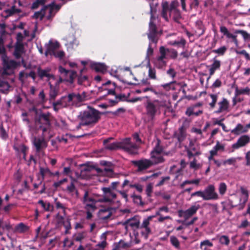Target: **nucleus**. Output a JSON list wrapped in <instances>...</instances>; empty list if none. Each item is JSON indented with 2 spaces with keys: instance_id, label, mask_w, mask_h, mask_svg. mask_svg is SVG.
<instances>
[{
  "instance_id": "cd10ccee",
  "label": "nucleus",
  "mask_w": 250,
  "mask_h": 250,
  "mask_svg": "<svg viewBox=\"0 0 250 250\" xmlns=\"http://www.w3.org/2000/svg\"><path fill=\"white\" fill-rule=\"evenodd\" d=\"M199 105L200 104H196L193 106L188 107L186 111V114L189 117L191 116V115H195L196 116H198L199 115L202 114L203 111L201 110H198L197 111H195V108Z\"/></svg>"
},
{
  "instance_id": "09e8293b",
  "label": "nucleus",
  "mask_w": 250,
  "mask_h": 250,
  "mask_svg": "<svg viewBox=\"0 0 250 250\" xmlns=\"http://www.w3.org/2000/svg\"><path fill=\"white\" fill-rule=\"evenodd\" d=\"M240 190L241 193L244 195V197L243 198V205H242V208H243L245 204L248 200L249 194L248 190L242 187L240 188Z\"/></svg>"
},
{
  "instance_id": "b1692460",
  "label": "nucleus",
  "mask_w": 250,
  "mask_h": 250,
  "mask_svg": "<svg viewBox=\"0 0 250 250\" xmlns=\"http://www.w3.org/2000/svg\"><path fill=\"white\" fill-rule=\"evenodd\" d=\"M124 225H126V227H130L133 229H139L140 227V221L136 217H134L127 219L124 223Z\"/></svg>"
},
{
  "instance_id": "58836bf2",
  "label": "nucleus",
  "mask_w": 250,
  "mask_h": 250,
  "mask_svg": "<svg viewBox=\"0 0 250 250\" xmlns=\"http://www.w3.org/2000/svg\"><path fill=\"white\" fill-rule=\"evenodd\" d=\"M131 197L134 204L142 207L144 206V203L142 201V197L140 195H136L135 194H133Z\"/></svg>"
},
{
  "instance_id": "473e14b6",
  "label": "nucleus",
  "mask_w": 250,
  "mask_h": 250,
  "mask_svg": "<svg viewBox=\"0 0 250 250\" xmlns=\"http://www.w3.org/2000/svg\"><path fill=\"white\" fill-rule=\"evenodd\" d=\"M48 8V6H43L42 9L36 12L33 16V18L37 19L40 18L41 20L43 19L45 14V10Z\"/></svg>"
},
{
  "instance_id": "49530a36",
  "label": "nucleus",
  "mask_w": 250,
  "mask_h": 250,
  "mask_svg": "<svg viewBox=\"0 0 250 250\" xmlns=\"http://www.w3.org/2000/svg\"><path fill=\"white\" fill-rule=\"evenodd\" d=\"M28 228L23 223H21L17 225L15 227V230L20 233H22L27 231Z\"/></svg>"
},
{
  "instance_id": "2eb2a0df",
  "label": "nucleus",
  "mask_w": 250,
  "mask_h": 250,
  "mask_svg": "<svg viewBox=\"0 0 250 250\" xmlns=\"http://www.w3.org/2000/svg\"><path fill=\"white\" fill-rule=\"evenodd\" d=\"M250 142V137L247 135L241 136L237 140L236 143L232 146V147L234 149H238L247 145Z\"/></svg>"
},
{
  "instance_id": "a19ab883",
  "label": "nucleus",
  "mask_w": 250,
  "mask_h": 250,
  "mask_svg": "<svg viewBox=\"0 0 250 250\" xmlns=\"http://www.w3.org/2000/svg\"><path fill=\"white\" fill-rule=\"evenodd\" d=\"M59 72L62 75L64 78L70 79V75L73 71H69L62 66L58 67Z\"/></svg>"
},
{
  "instance_id": "c9c22d12",
  "label": "nucleus",
  "mask_w": 250,
  "mask_h": 250,
  "mask_svg": "<svg viewBox=\"0 0 250 250\" xmlns=\"http://www.w3.org/2000/svg\"><path fill=\"white\" fill-rule=\"evenodd\" d=\"M163 146L160 145V141L159 140L150 153L162 154L163 152Z\"/></svg>"
},
{
  "instance_id": "423d86ee",
  "label": "nucleus",
  "mask_w": 250,
  "mask_h": 250,
  "mask_svg": "<svg viewBox=\"0 0 250 250\" xmlns=\"http://www.w3.org/2000/svg\"><path fill=\"white\" fill-rule=\"evenodd\" d=\"M121 149L131 155L139 153V146L132 143L130 138H126L122 141Z\"/></svg>"
},
{
  "instance_id": "9d476101",
  "label": "nucleus",
  "mask_w": 250,
  "mask_h": 250,
  "mask_svg": "<svg viewBox=\"0 0 250 250\" xmlns=\"http://www.w3.org/2000/svg\"><path fill=\"white\" fill-rule=\"evenodd\" d=\"M132 164L138 167V171L146 170L152 166L151 161L148 159H141L137 161H132Z\"/></svg>"
},
{
  "instance_id": "f3484780",
  "label": "nucleus",
  "mask_w": 250,
  "mask_h": 250,
  "mask_svg": "<svg viewBox=\"0 0 250 250\" xmlns=\"http://www.w3.org/2000/svg\"><path fill=\"white\" fill-rule=\"evenodd\" d=\"M186 130L187 128L185 126L184 124L179 127L178 130L175 132L174 134V136L177 138L178 142L181 143L186 137Z\"/></svg>"
},
{
  "instance_id": "864d4df0",
  "label": "nucleus",
  "mask_w": 250,
  "mask_h": 250,
  "mask_svg": "<svg viewBox=\"0 0 250 250\" xmlns=\"http://www.w3.org/2000/svg\"><path fill=\"white\" fill-rule=\"evenodd\" d=\"M95 168V166L83 165L82 166L81 170L83 172H92Z\"/></svg>"
},
{
  "instance_id": "69168bd1",
  "label": "nucleus",
  "mask_w": 250,
  "mask_h": 250,
  "mask_svg": "<svg viewBox=\"0 0 250 250\" xmlns=\"http://www.w3.org/2000/svg\"><path fill=\"white\" fill-rule=\"evenodd\" d=\"M235 34H241L244 39L250 38V35H249L246 31L242 30H236L234 32Z\"/></svg>"
},
{
  "instance_id": "c03bdc74",
  "label": "nucleus",
  "mask_w": 250,
  "mask_h": 250,
  "mask_svg": "<svg viewBox=\"0 0 250 250\" xmlns=\"http://www.w3.org/2000/svg\"><path fill=\"white\" fill-rule=\"evenodd\" d=\"M203 2L205 6L207 5L206 0H192L190 3V8L192 9L193 8L197 9L200 3Z\"/></svg>"
},
{
  "instance_id": "dca6fc26",
  "label": "nucleus",
  "mask_w": 250,
  "mask_h": 250,
  "mask_svg": "<svg viewBox=\"0 0 250 250\" xmlns=\"http://www.w3.org/2000/svg\"><path fill=\"white\" fill-rule=\"evenodd\" d=\"M50 70L51 69L49 68L42 69L41 67H38L37 68V74L41 79H42L44 77H46L47 81H49L51 79L55 80V77L54 75L49 74Z\"/></svg>"
},
{
  "instance_id": "680f3d73",
  "label": "nucleus",
  "mask_w": 250,
  "mask_h": 250,
  "mask_svg": "<svg viewBox=\"0 0 250 250\" xmlns=\"http://www.w3.org/2000/svg\"><path fill=\"white\" fill-rule=\"evenodd\" d=\"M236 158H231L228 160H225L222 162L223 165H234L236 162Z\"/></svg>"
},
{
  "instance_id": "bf43d9fd",
  "label": "nucleus",
  "mask_w": 250,
  "mask_h": 250,
  "mask_svg": "<svg viewBox=\"0 0 250 250\" xmlns=\"http://www.w3.org/2000/svg\"><path fill=\"white\" fill-rule=\"evenodd\" d=\"M164 60H160L159 58H157L156 64L158 68H162L166 65L167 62Z\"/></svg>"
},
{
  "instance_id": "79ce46f5",
  "label": "nucleus",
  "mask_w": 250,
  "mask_h": 250,
  "mask_svg": "<svg viewBox=\"0 0 250 250\" xmlns=\"http://www.w3.org/2000/svg\"><path fill=\"white\" fill-rule=\"evenodd\" d=\"M38 203L41 205L42 208L45 211H52L53 209V206H52L49 203H45L42 200H40Z\"/></svg>"
},
{
  "instance_id": "7ed1b4c3",
  "label": "nucleus",
  "mask_w": 250,
  "mask_h": 250,
  "mask_svg": "<svg viewBox=\"0 0 250 250\" xmlns=\"http://www.w3.org/2000/svg\"><path fill=\"white\" fill-rule=\"evenodd\" d=\"M53 116L49 112H43L40 110V113L34 117V125H28L29 130L31 132H37L42 130L43 134L50 128Z\"/></svg>"
},
{
  "instance_id": "9b49d317",
  "label": "nucleus",
  "mask_w": 250,
  "mask_h": 250,
  "mask_svg": "<svg viewBox=\"0 0 250 250\" xmlns=\"http://www.w3.org/2000/svg\"><path fill=\"white\" fill-rule=\"evenodd\" d=\"M33 144L35 147L36 152H40L42 149H45L47 146V143L43 137L38 138L34 137L33 140Z\"/></svg>"
},
{
  "instance_id": "a18cd8bd",
  "label": "nucleus",
  "mask_w": 250,
  "mask_h": 250,
  "mask_svg": "<svg viewBox=\"0 0 250 250\" xmlns=\"http://www.w3.org/2000/svg\"><path fill=\"white\" fill-rule=\"evenodd\" d=\"M229 106V103L226 99H223L221 102H220V112L227 111Z\"/></svg>"
},
{
  "instance_id": "e433bc0d",
  "label": "nucleus",
  "mask_w": 250,
  "mask_h": 250,
  "mask_svg": "<svg viewBox=\"0 0 250 250\" xmlns=\"http://www.w3.org/2000/svg\"><path fill=\"white\" fill-rule=\"evenodd\" d=\"M4 12L7 14V17H10L16 13L21 12V10L20 9L16 8L15 5H13L11 8L4 10Z\"/></svg>"
},
{
  "instance_id": "412c9836",
  "label": "nucleus",
  "mask_w": 250,
  "mask_h": 250,
  "mask_svg": "<svg viewBox=\"0 0 250 250\" xmlns=\"http://www.w3.org/2000/svg\"><path fill=\"white\" fill-rule=\"evenodd\" d=\"M150 158L152 166L163 163L165 161V158L161 154L150 153Z\"/></svg>"
},
{
  "instance_id": "aec40b11",
  "label": "nucleus",
  "mask_w": 250,
  "mask_h": 250,
  "mask_svg": "<svg viewBox=\"0 0 250 250\" xmlns=\"http://www.w3.org/2000/svg\"><path fill=\"white\" fill-rule=\"evenodd\" d=\"M150 5V13L151 14V18L150 21L149 23V28H148V32L147 33H160V35H161L162 33V31H158L157 30V27L156 25L152 21V19L153 18V15L152 13V8L151 6V4Z\"/></svg>"
},
{
  "instance_id": "f704fd0d",
  "label": "nucleus",
  "mask_w": 250,
  "mask_h": 250,
  "mask_svg": "<svg viewBox=\"0 0 250 250\" xmlns=\"http://www.w3.org/2000/svg\"><path fill=\"white\" fill-rule=\"evenodd\" d=\"M68 95L62 97L58 101L61 104L60 106L62 107H67L71 105V102H68Z\"/></svg>"
},
{
  "instance_id": "6e6d98bb",
  "label": "nucleus",
  "mask_w": 250,
  "mask_h": 250,
  "mask_svg": "<svg viewBox=\"0 0 250 250\" xmlns=\"http://www.w3.org/2000/svg\"><path fill=\"white\" fill-rule=\"evenodd\" d=\"M171 244L176 248H179L180 243L178 239L174 236H171L170 237Z\"/></svg>"
},
{
  "instance_id": "f03ea898",
  "label": "nucleus",
  "mask_w": 250,
  "mask_h": 250,
  "mask_svg": "<svg viewBox=\"0 0 250 250\" xmlns=\"http://www.w3.org/2000/svg\"><path fill=\"white\" fill-rule=\"evenodd\" d=\"M20 65V62H17L14 60H10L7 58L2 59V71L1 78H0V91L3 93H6L9 91L10 85L8 82L3 80L5 76H10L14 74V70Z\"/></svg>"
},
{
  "instance_id": "4c0bfd02",
  "label": "nucleus",
  "mask_w": 250,
  "mask_h": 250,
  "mask_svg": "<svg viewBox=\"0 0 250 250\" xmlns=\"http://www.w3.org/2000/svg\"><path fill=\"white\" fill-rule=\"evenodd\" d=\"M76 181L75 179H73L71 182L70 185H68L66 187V191L69 193H72L75 192L76 194H78V190L76 188L74 183Z\"/></svg>"
},
{
  "instance_id": "e2e57ef3",
  "label": "nucleus",
  "mask_w": 250,
  "mask_h": 250,
  "mask_svg": "<svg viewBox=\"0 0 250 250\" xmlns=\"http://www.w3.org/2000/svg\"><path fill=\"white\" fill-rule=\"evenodd\" d=\"M168 55H169L171 58L174 59L177 57L178 53L177 51L174 49L168 48Z\"/></svg>"
},
{
  "instance_id": "052dcab7",
  "label": "nucleus",
  "mask_w": 250,
  "mask_h": 250,
  "mask_svg": "<svg viewBox=\"0 0 250 250\" xmlns=\"http://www.w3.org/2000/svg\"><path fill=\"white\" fill-rule=\"evenodd\" d=\"M250 92V89L247 87L243 89H238L236 88L235 92L237 95L243 94H249Z\"/></svg>"
},
{
  "instance_id": "393cba45",
  "label": "nucleus",
  "mask_w": 250,
  "mask_h": 250,
  "mask_svg": "<svg viewBox=\"0 0 250 250\" xmlns=\"http://www.w3.org/2000/svg\"><path fill=\"white\" fill-rule=\"evenodd\" d=\"M186 149L194 152L195 155H199L201 154L199 146L196 144L195 141L191 140H190L188 146L186 147Z\"/></svg>"
},
{
  "instance_id": "ea45409f",
  "label": "nucleus",
  "mask_w": 250,
  "mask_h": 250,
  "mask_svg": "<svg viewBox=\"0 0 250 250\" xmlns=\"http://www.w3.org/2000/svg\"><path fill=\"white\" fill-rule=\"evenodd\" d=\"M159 52L160 55L157 58H159L160 60L165 59L167 58V56H168V48L161 46L159 48Z\"/></svg>"
},
{
  "instance_id": "a878e982",
  "label": "nucleus",
  "mask_w": 250,
  "mask_h": 250,
  "mask_svg": "<svg viewBox=\"0 0 250 250\" xmlns=\"http://www.w3.org/2000/svg\"><path fill=\"white\" fill-rule=\"evenodd\" d=\"M90 67L91 69L97 72L104 73L107 69L106 65L104 63H92L90 64Z\"/></svg>"
},
{
  "instance_id": "4d7b16f0",
  "label": "nucleus",
  "mask_w": 250,
  "mask_h": 250,
  "mask_svg": "<svg viewBox=\"0 0 250 250\" xmlns=\"http://www.w3.org/2000/svg\"><path fill=\"white\" fill-rule=\"evenodd\" d=\"M210 97L211 101L209 103V104L211 108H213L215 107L217 100V95L215 94H210Z\"/></svg>"
},
{
  "instance_id": "3c124183",
  "label": "nucleus",
  "mask_w": 250,
  "mask_h": 250,
  "mask_svg": "<svg viewBox=\"0 0 250 250\" xmlns=\"http://www.w3.org/2000/svg\"><path fill=\"white\" fill-rule=\"evenodd\" d=\"M186 43V40L182 38L180 41L172 42L171 44L173 46H177L180 47H184Z\"/></svg>"
},
{
  "instance_id": "6ab92c4d",
  "label": "nucleus",
  "mask_w": 250,
  "mask_h": 250,
  "mask_svg": "<svg viewBox=\"0 0 250 250\" xmlns=\"http://www.w3.org/2000/svg\"><path fill=\"white\" fill-rule=\"evenodd\" d=\"M112 214V213L109 208L101 209L98 212L99 218L103 221H106L109 219Z\"/></svg>"
},
{
  "instance_id": "bb28decb",
  "label": "nucleus",
  "mask_w": 250,
  "mask_h": 250,
  "mask_svg": "<svg viewBox=\"0 0 250 250\" xmlns=\"http://www.w3.org/2000/svg\"><path fill=\"white\" fill-rule=\"evenodd\" d=\"M12 229L10 223L4 222L2 219L0 218V236L3 235L5 230L9 231Z\"/></svg>"
},
{
  "instance_id": "72a5a7b5",
  "label": "nucleus",
  "mask_w": 250,
  "mask_h": 250,
  "mask_svg": "<svg viewBox=\"0 0 250 250\" xmlns=\"http://www.w3.org/2000/svg\"><path fill=\"white\" fill-rule=\"evenodd\" d=\"M147 35L149 43L156 45L159 40V36L160 35V33H147Z\"/></svg>"
},
{
  "instance_id": "774afa93",
  "label": "nucleus",
  "mask_w": 250,
  "mask_h": 250,
  "mask_svg": "<svg viewBox=\"0 0 250 250\" xmlns=\"http://www.w3.org/2000/svg\"><path fill=\"white\" fill-rule=\"evenodd\" d=\"M220 242L222 244L228 245L229 243V239L228 236L222 235L220 237Z\"/></svg>"
},
{
  "instance_id": "4468645a",
  "label": "nucleus",
  "mask_w": 250,
  "mask_h": 250,
  "mask_svg": "<svg viewBox=\"0 0 250 250\" xmlns=\"http://www.w3.org/2000/svg\"><path fill=\"white\" fill-rule=\"evenodd\" d=\"M60 47V44L58 42H53L49 41L48 44L46 45V50L44 53L45 56L47 57L48 55L53 56L56 50Z\"/></svg>"
},
{
  "instance_id": "5701e85b",
  "label": "nucleus",
  "mask_w": 250,
  "mask_h": 250,
  "mask_svg": "<svg viewBox=\"0 0 250 250\" xmlns=\"http://www.w3.org/2000/svg\"><path fill=\"white\" fill-rule=\"evenodd\" d=\"M77 76V73L76 71H73L70 75V79L64 78L63 79L62 77H60L59 79L55 83V86L59 87L60 83L62 82L66 81L69 82L70 83H73L74 80Z\"/></svg>"
},
{
  "instance_id": "1a4fd4ad",
  "label": "nucleus",
  "mask_w": 250,
  "mask_h": 250,
  "mask_svg": "<svg viewBox=\"0 0 250 250\" xmlns=\"http://www.w3.org/2000/svg\"><path fill=\"white\" fill-rule=\"evenodd\" d=\"M199 208L200 205H199L197 206L193 205L186 210H179V216L181 217H183L186 220H187L194 214H195Z\"/></svg>"
},
{
  "instance_id": "20e7f679",
  "label": "nucleus",
  "mask_w": 250,
  "mask_h": 250,
  "mask_svg": "<svg viewBox=\"0 0 250 250\" xmlns=\"http://www.w3.org/2000/svg\"><path fill=\"white\" fill-rule=\"evenodd\" d=\"M101 113L98 110L91 107L88 109L80 112L78 119L80 120L78 128L81 126L93 125L101 118Z\"/></svg>"
},
{
  "instance_id": "de8ad7c7",
  "label": "nucleus",
  "mask_w": 250,
  "mask_h": 250,
  "mask_svg": "<svg viewBox=\"0 0 250 250\" xmlns=\"http://www.w3.org/2000/svg\"><path fill=\"white\" fill-rule=\"evenodd\" d=\"M85 70V68H83V69H81L80 70V75L78 77V83L80 85L83 84L84 82L86 81L87 80V77L86 76H83L82 73L83 71Z\"/></svg>"
},
{
  "instance_id": "c85d7f7f",
  "label": "nucleus",
  "mask_w": 250,
  "mask_h": 250,
  "mask_svg": "<svg viewBox=\"0 0 250 250\" xmlns=\"http://www.w3.org/2000/svg\"><path fill=\"white\" fill-rule=\"evenodd\" d=\"M248 131V128L247 126L244 127L241 124H238L231 131V133L236 135H238L240 134L246 133Z\"/></svg>"
},
{
  "instance_id": "c756f323",
  "label": "nucleus",
  "mask_w": 250,
  "mask_h": 250,
  "mask_svg": "<svg viewBox=\"0 0 250 250\" xmlns=\"http://www.w3.org/2000/svg\"><path fill=\"white\" fill-rule=\"evenodd\" d=\"M50 88L49 97L51 100H54L59 93V87L53 85L50 83H48Z\"/></svg>"
},
{
  "instance_id": "13d9d810",
  "label": "nucleus",
  "mask_w": 250,
  "mask_h": 250,
  "mask_svg": "<svg viewBox=\"0 0 250 250\" xmlns=\"http://www.w3.org/2000/svg\"><path fill=\"white\" fill-rule=\"evenodd\" d=\"M64 4H65V2H63L62 4H56L54 2H52L51 4L48 5L47 6H48V7L53 8V9L54 10H56V12H57L60 9V8L62 6V5H63Z\"/></svg>"
},
{
  "instance_id": "7c9ffc66",
  "label": "nucleus",
  "mask_w": 250,
  "mask_h": 250,
  "mask_svg": "<svg viewBox=\"0 0 250 250\" xmlns=\"http://www.w3.org/2000/svg\"><path fill=\"white\" fill-rule=\"evenodd\" d=\"M219 150V141L216 142V145L213 147V148L210 151V156L208 157V159L209 161H213L215 164H216L217 166H219V163L217 161L213 159V157L215 155H216L217 154V152Z\"/></svg>"
},
{
  "instance_id": "37998d69",
  "label": "nucleus",
  "mask_w": 250,
  "mask_h": 250,
  "mask_svg": "<svg viewBox=\"0 0 250 250\" xmlns=\"http://www.w3.org/2000/svg\"><path fill=\"white\" fill-rule=\"evenodd\" d=\"M40 173L42 177V179H44L46 174H48L50 177L53 176V172H51L48 167H40Z\"/></svg>"
},
{
  "instance_id": "ddd939ff",
  "label": "nucleus",
  "mask_w": 250,
  "mask_h": 250,
  "mask_svg": "<svg viewBox=\"0 0 250 250\" xmlns=\"http://www.w3.org/2000/svg\"><path fill=\"white\" fill-rule=\"evenodd\" d=\"M154 216H149L146 218L144 219L141 225H140L139 228L144 229L145 231L142 232V234L144 235L146 238H147L148 235L151 233V229L149 227L150 221L152 220Z\"/></svg>"
},
{
  "instance_id": "6e6552de",
  "label": "nucleus",
  "mask_w": 250,
  "mask_h": 250,
  "mask_svg": "<svg viewBox=\"0 0 250 250\" xmlns=\"http://www.w3.org/2000/svg\"><path fill=\"white\" fill-rule=\"evenodd\" d=\"M203 200H213L218 199V196L215 191V187L213 185H209L207 187L204 191Z\"/></svg>"
},
{
  "instance_id": "0e129e2a",
  "label": "nucleus",
  "mask_w": 250,
  "mask_h": 250,
  "mask_svg": "<svg viewBox=\"0 0 250 250\" xmlns=\"http://www.w3.org/2000/svg\"><path fill=\"white\" fill-rule=\"evenodd\" d=\"M220 31L223 34V35L226 36L228 38H230V37L231 36L232 34L230 33L228 29L225 26H222L220 27Z\"/></svg>"
},
{
  "instance_id": "a211bd4d",
  "label": "nucleus",
  "mask_w": 250,
  "mask_h": 250,
  "mask_svg": "<svg viewBox=\"0 0 250 250\" xmlns=\"http://www.w3.org/2000/svg\"><path fill=\"white\" fill-rule=\"evenodd\" d=\"M83 202L84 203L86 202H89L86 204V206L89 207L92 209H95L96 208V204L97 202L93 197L89 196V193L88 191H85L83 197Z\"/></svg>"
},
{
  "instance_id": "39448f33",
  "label": "nucleus",
  "mask_w": 250,
  "mask_h": 250,
  "mask_svg": "<svg viewBox=\"0 0 250 250\" xmlns=\"http://www.w3.org/2000/svg\"><path fill=\"white\" fill-rule=\"evenodd\" d=\"M146 98L148 99L145 104L146 115L149 120L153 121L156 116L161 114V109L165 107V104L159 100H151L148 96Z\"/></svg>"
},
{
  "instance_id": "8fccbe9b",
  "label": "nucleus",
  "mask_w": 250,
  "mask_h": 250,
  "mask_svg": "<svg viewBox=\"0 0 250 250\" xmlns=\"http://www.w3.org/2000/svg\"><path fill=\"white\" fill-rule=\"evenodd\" d=\"M149 70L148 72V76L149 79L152 80H156V71L154 68H152L149 64Z\"/></svg>"
},
{
  "instance_id": "4be33fe9",
  "label": "nucleus",
  "mask_w": 250,
  "mask_h": 250,
  "mask_svg": "<svg viewBox=\"0 0 250 250\" xmlns=\"http://www.w3.org/2000/svg\"><path fill=\"white\" fill-rule=\"evenodd\" d=\"M24 46L22 43L16 42L14 55L16 59L21 58V54L24 53Z\"/></svg>"
},
{
  "instance_id": "f257e3e1",
  "label": "nucleus",
  "mask_w": 250,
  "mask_h": 250,
  "mask_svg": "<svg viewBox=\"0 0 250 250\" xmlns=\"http://www.w3.org/2000/svg\"><path fill=\"white\" fill-rule=\"evenodd\" d=\"M178 6L179 3L176 0L172 1L170 4L167 1L162 2V17L167 22L172 19L174 22L180 23L182 16L180 10L178 9Z\"/></svg>"
},
{
  "instance_id": "603ef678",
  "label": "nucleus",
  "mask_w": 250,
  "mask_h": 250,
  "mask_svg": "<svg viewBox=\"0 0 250 250\" xmlns=\"http://www.w3.org/2000/svg\"><path fill=\"white\" fill-rule=\"evenodd\" d=\"M0 136L4 140H6L8 137V133L4 128L2 124L0 125Z\"/></svg>"
},
{
  "instance_id": "0eeeda50",
  "label": "nucleus",
  "mask_w": 250,
  "mask_h": 250,
  "mask_svg": "<svg viewBox=\"0 0 250 250\" xmlns=\"http://www.w3.org/2000/svg\"><path fill=\"white\" fill-rule=\"evenodd\" d=\"M86 96L85 92H83L82 94L72 92L68 94V101L71 102L72 106H77L81 103L86 100Z\"/></svg>"
},
{
  "instance_id": "338daca9",
  "label": "nucleus",
  "mask_w": 250,
  "mask_h": 250,
  "mask_svg": "<svg viewBox=\"0 0 250 250\" xmlns=\"http://www.w3.org/2000/svg\"><path fill=\"white\" fill-rule=\"evenodd\" d=\"M129 187L135 188L139 192H142L143 190V187L139 184H130Z\"/></svg>"
},
{
  "instance_id": "2f4dec72",
  "label": "nucleus",
  "mask_w": 250,
  "mask_h": 250,
  "mask_svg": "<svg viewBox=\"0 0 250 250\" xmlns=\"http://www.w3.org/2000/svg\"><path fill=\"white\" fill-rule=\"evenodd\" d=\"M196 30L195 32L196 34L198 36H201L205 32V28L203 22L200 21H198L196 22Z\"/></svg>"
},
{
  "instance_id": "f8f14e48",
  "label": "nucleus",
  "mask_w": 250,
  "mask_h": 250,
  "mask_svg": "<svg viewBox=\"0 0 250 250\" xmlns=\"http://www.w3.org/2000/svg\"><path fill=\"white\" fill-rule=\"evenodd\" d=\"M113 138L110 137L105 139L103 141V144L105 149L113 151L118 149H121L122 141L116 142L112 143H109Z\"/></svg>"
},
{
  "instance_id": "5fc2aeb1",
  "label": "nucleus",
  "mask_w": 250,
  "mask_h": 250,
  "mask_svg": "<svg viewBox=\"0 0 250 250\" xmlns=\"http://www.w3.org/2000/svg\"><path fill=\"white\" fill-rule=\"evenodd\" d=\"M219 68V61L215 60L214 62L211 65L209 69V74L212 75L214 74V71L216 69Z\"/></svg>"
}]
</instances>
